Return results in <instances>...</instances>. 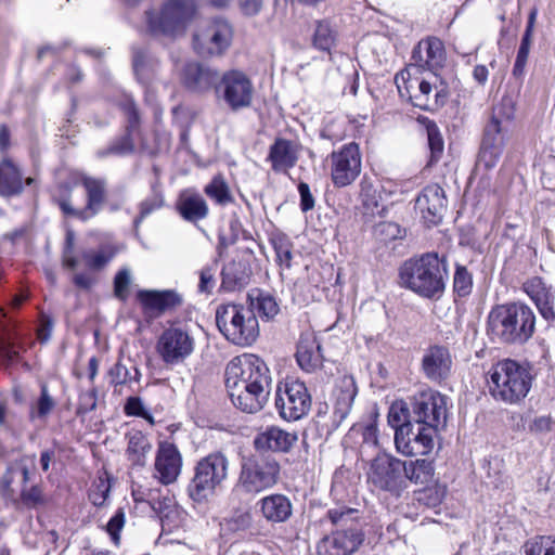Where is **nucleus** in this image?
<instances>
[{
    "label": "nucleus",
    "mask_w": 555,
    "mask_h": 555,
    "mask_svg": "<svg viewBox=\"0 0 555 555\" xmlns=\"http://www.w3.org/2000/svg\"><path fill=\"white\" fill-rule=\"evenodd\" d=\"M298 436L295 431H287L279 426H269L258 433L254 438V448L257 453L267 454L288 453L297 442Z\"/></svg>",
    "instance_id": "b1692460"
},
{
    "label": "nucleus",
    "mask_w": 555,
    "mask_h": 555,
    "mask_svg": "<svg viewBox=\"0 0 555 555\" xmlns=\"http://www.w3.org/2000/svg\"><path fill=\"white\" fill-rule=\"evenodd\" d=\"M331 179L335 188H346L352 184L361 173L362 162L359 145L354 142L343 145L332 152Z\"/></svg>",
    "instance_id": "f3484780"
},
{
    "label": "nucleus",
    "mask_w": 555,
    "mask_h": 555,
    "mask_svg": "<svg viewBox=\"0 0 555 555\" xmlns=\"http://www.w3.org/2000/svg\"><path fill=\"white\" fill-rule=\"evenodd\" d=\"M155 477L165 486L175 482L181 474L182 455L177 446L162 441L155 457Z\"/></svg>",
    "instance_id": "412c9836"
},
{
    "label": "nucleus",
    "mask_w": 555,
    "mask_h": 555,
    "mask_svg": "<svg viewBox=\"0 0 555 555\" xmlns=\"http://www.w3.org/2000/svg\"><path fill=\"white\" fill-rule=\"evenodd\" d=\"M412 420L416 425L430 427L436 431L447 420V397L428 390L413 397Z\"/></svg>",
    "instance_id": "a211bd4d"
},
{
    "label": "nucleus",
    "mask_w": 555,
    "mask_h": 555,
    "mask_svg": "<svg viewBox=\"0 0 555 555\" xmlns=\"http://www.w3.org/2000/svg\"><path fill=\"white\" fill-rule=\"evenodd\" d=\"M250 268L242 260L228 262L221 271V287L227 292L244 288L250 280Z\"/></svg>",
    "instance_id": "72a5a7b5"
},
{
    "label": "nucleus",
    "mask_w": 555,
    "mask_h": 555,
    "mask_svg": "<svg viewBox=\"0 0 555 555\" xmlns=\"http://www.w3.org/2000/svg\"><path fill=\"white\" fill-rule=\"evenodd\" d=\"M298 192L300 195V208L304 212H307L314 207V197L311 194L310 186L306 182L298 184Z\"/></svg>",
    "instance_id": "774afa93"
},
{
    "label": "nucleus",
    "mask_w": 555,
    "mask_h": 555,
    "mask_svg": "<svg viewBox=\"0 0 555 555\" xmlns=\"http://www.w3.org/2000/svg\"><path fill=\"white\" fill-rule=\"evenodd\" d=\"M179 215L189 222H197L209 214L205 198L195 190L186 189L180 192L176 202Z\"/></svg>",
    "instance_id": "7c9ffc66"
},
{
    "label": "nucleus",
    "mask_w": 555,
    "mask_h": 555,
    "mask_svg": "<svg viewBox=\"0 0 555 555\" xmlns=\"http://www.w3.org/2000/svg\"><path fill=\"white\" fill-rule=\"evenodd\" d=\"M263 518L272 524L287 521L293 514L291 500L281 493L263 496L257 502Z\"/></svg>",
    "instance_id": "2f4dec72"
},
{
    "label": "nucleus",
    "mask_w": 555,
    "mask_h": 555,
    "mask_svg": "<svg viewBox=\"0 0 555 555\" xmlns=\"http://www.w3.org/2000/svg\"><path fill=\"white\" fill-rule=\"evenodd\" d=\"M195 10V0H167L159 9L145 11L146 33L154 37L176 38L184 34Z\"/></svg>",
    "instance_id": "0eeeda50"
},
{
    "label": "nucleus",
    "mask_w": 555,
    "mask_h": 555,
    "mask_svg": "<svg viewBox=\"0 0 555 555\" xmlns=\"http://www.w3.org/2000/svg\"><path fill=\"white\" fill-rule=\"evenodd\" d=\"M133 151V144L128 135L122 137L119 141L112 144L107 150L99 152L100 156L109 154L125 155Z\"/></svg>",
    "instance_id": "e2e57ef3"
},
{
    "label": "nucleus",
    "mask_w": 555,
    "mask_h": 555,
    "mask_svg": "<svg viewBox=\"0 0 555 555\" xmlns=\"http://www.w3.org/2000/svg\"><path fill=\"white\" fill-rule=\"evenodd\" d=\"M376 236L384 242L402 237V230L395 222H383L375 228Z\"/></svg>",
    "instance_id": "052dcab7"
},
{
    "label": "nucleus",
    "mask_w": 555,
    "mask_h": 555,
    "mask_svg": "<svg viewBox=\"0 0 555 555\" xmlns=\"http://www.w3.org/2000/svg\"><path fill=\"white\" fill-rule=\"evenodd\" d=\"M122 109L127 114L128 118V131L131 132L139 125V114L135 104L132 99L127 98L122 103Z\"/></svg>",
    "instance_id": "338daca9"
},
{
    "label": "nucleus",
    "mask_w": 555,
    "mask_h": 555,
    "mask_svg": "<svg viewBox=\"0 0 555 555\" xmlns=\"http://www.w3.org/2000/svg\"><path fill=\"white\" fill-rule=\"evenodd\" d=\"M514 116V107L508 101L493 107L492 115L485 127L482 140L504 144L511 120Z\"/></svg>",
    "instance_id": "cd10ccee"
},
{
    "label": "nucleus",
    "mask_w": 555,
    "mask_h": 555,
    "mask_svg": "<svg viewBox=\"0 0 555 555\" xmlns=\"http://www.w3.org/2000/svg\"><path fill=\"white\" fill-rule=\"evenodd\" d=\"M412 60L415 65L422 69H428L436 74L446 62V51L442 41L436 37H429L421 40L414 48ZM435 80H437V75Z\"/></svg>",
    "instance_id": "393cba45"
},
{
    "label": "nucleus",
    "mask_w": 555,
    "mask_h": 555,
    "mask_svg": "<svg viewBox=\"0 0 555 555\" xmlns=\"http://www.w3.org/2000/svg\"><path fill=\"white\" fill-rule=\"evenodd\" d=\"M216 266H208L199 272L198 291L201 293L210 294L216 285L215 280Z\"/></svg>",
    "instance_id": "680f3d73"
},
{
    "label": "nucleus",
    "mask_w": 555,
    "mask_h": 555,
    "mask_svg": "<svg viewBox=\"0 0 555 555\" xmlns=\"http://www.w3.org/2000/svg\"><path fill=\"white\" fill-rule=\"evenodd\" d=\"M254 83L242 70L230 69L221 74L216 96L232 112L248 108L254 100Z\"/></svg>",
    "instance_id": "4468645a"
},
{
    "label": "nucleus",
    "mask_w": 555,
    "mask_h": 555,
    "mask_svg": "<svg viewBox=\"0 0 555 555\" xmlns=\"http://www.w3.org/2000/svg\"><path fill=\"white\" fill-rule=\"evenodd\" d=\"M138 300L145 313L158 317L168 310H173L182 305V297L176 291H140Z\"/></svg>",
    "instance_id": "bb28decb"
},
{
    "label": "nucleus",
    "mask_w": 555,
    "mask_h": 555,
    "mask_svg": "<svg viewBox=\"0 0 555 555\" xmlns=\"http://www.w3.org/2000/svg\"><path fill=\"white\" fill-rule=\"evenodd\" d=\"M251 305L255 306L261 318L266 320L273 319L280 310L275 298L266 293H260L256 298V302L251 301Z\"/></svg>",
    "instance_id": "8fccbe9b"
},
{
    "label": "nucleus",
    "mask_w": 555,
    "mask_h": 555,
    "mask_svg": "<svg viewBox=\"0 0 555 555\" xmlns=\"http://www.w3.org/2000/svg\"><path fill=\"white\" fill-rule=\"evenodd\" d=\"M230 462L220 452H211L197 461L186 491L190 499L198 504L206 503L229 477Z\"/></svg>",
    "instance_id": "6e6552de"
},
{
    "label": "nucleus",
    "mask_w": 555,
    "mask_h": 555,
    "mask_svg": "<svg viewBox=\"0 0 555 555\" xmlns=\"http://www.w3.org/2000/svg\"><path fill=\"white\" fill-rule=\"evenodd\" d=\"M488 327L504 343L524 344L534 333L535 315L529 306L521 302L501 305L489 313Z\"/></svg>",
    "instance_id": "39448f33"
},
{
    "label": "nucleus",
    "mask_w": 555,
    "mask_h": 555,
    "mask_svg": "<svg viewBox=\"0 0 555 555\" xmlns=\"http://www.w3.org/2000/svg\"><path fill=\"white\" fill-rule=\"evenodd\" d=\"M404 461L383 453L375 456L367 472V482L378 490L399 496L405 490Z\"/></svg>",
    "instance_id": "f8f14e48"
},
{
    "label": "nucleus",
    "mask_w": 555,
    "mask_h": 555,
    "mask_svg": "<svg viewBox=\"0 0 555 555\" xmlns=\"http://www.w3.org/2000/svg\"><path fill=\"white\" fill-rule=\"evenodd\" d=\"M128 446L126 454L132 466L144 467L152 450L149 437L140 430H131L126 435Z\"/></svg>",
    "instance_id": "f704fd0d"
},
{
    "label": "nucleus",
    "mask_w": 555,
    "mask_h": 555,
    "mask_svg": "<svg viewBox=\"0 0 555 555\" xmlns=\"http://www.w3.org/2000/svg\"><path fill=\"white\" fill-rule=\"evenodd\" d=\"M132 63L137 78L144 85L149 83L154 76V66L146 51L141 48H134Z\"/></svg>",
    "instance_id": "58836bf2"
},
{
    "label": "nucleus",
    "mask_w": 555,
    "mask_h": 555,
    "mask_svg": "<svg viewBox=\"0 0 555 555\" xmlns=\"http://www.w3.org/2000/svg\"><path fill=\"white\" fill-rule=\"evenodd\" d=\"M326 515L336 526V530L318 543V555H351L356 553L365 540V534L359 522V511L344 506L331 508Z\"/></svg>",
    "instance_id": "7ed1b4c3"
},
{
    "label": "nucleus",
    "mask_w": 555,
    "mask_h": 555,
    "mask_svg": "<svg viewBox=\"0 0 555 555\" xmlns=\"http://www.w3.org/2000/svg\"><path fill=\"white\" fill-rule=\"evenodd\" d=\"M415 207L428 225H437L447 209L444 190L439 184L425 186L415 201Z\"/></svg>",
    "instance_id": "5701e85b"
},
{
    "label": "nucleus",
    "mask_w": 555,
    "mask_h": 555,
    "mask_svg": "<svg viewBox=\"0 0 555 555\" xmlns=\"http://www.w3.org/2000/svg\"><path fill=\"white\" fill-rule=\"evenodd\" d=\"M280 462L270 454L243 455L233 491L256 495L273 488L280 480Z\"/></svg>",
    "instance_id": "423d86ee"
},
{
    "label": "nucleus",
    "mask_w": 555,
    "mask_h": 555,
    "mask_svg": "<svg viewBox=\"0 0 555 555\" xmlns=\"http://www.w3.org/2000/svg\"><path fill=\"white\" fill-rule=\"evenodd\" d=\"M221 74L205 64L198 62L188 63L182 72V83L191 92L206 93L211 89L217 92Z\"/></svg>",
    "instance_id": "4be33fe9"
},
{
    "label": "nucleus",
    "mask_w": 555,
    "mask_h": 555,
    "mask_svg": "<svg viewBox=\"0 0 555 555\" xmlns=\"http://www.w3.org/2000/svg\"><path fill=\"white\" fill-rule=\"evenodd\" d=\"M54 406H55L54 399L49 393L47 385L42 384L40 397L37 401L35 409L31 411L30 416L33 418H35V417L44 418L52 412Z\"/></svg>",
    "instance_id": "864d4df0"
},
{
    "label": "nucleus",
    "mask_w": 555,
    "mask_h": 555,
    "mask_svg": "<svg viewBox=\"0 0 555 555\" xmlns=\"http://www.w3.org/2000/svg\"><path fill=\"white\" fill-rule=\"evenodd\" d=\"M275 406L285 421H298L308 414L311 408V396L305 383L287 379L278 385Z\"/></svg>",
    "instance_id": "2eb2a0df"
},
{
    "label": "nucleus",
    "mask_w": 555,
    "mask_h": 555,
    "mask_svg": "<svg viewBox=\"0 0 555 555\" xmlns=\"http://www.w3.org/2000/svg\"><path fill=\"white\" fill-rule=\"evenodd\" d=\"M452 359L448 348L434 345L427 348L422 358V372L431 382L444 380L451 371Z\"/></svg>",
    "instance_id": "a878e982"
},
{
    "label": "nucleus",
    "mask_w": 555,
    "mask_h": 555,
    "mask_svg": "<svg viewBox=\"0 0 555 555\" xmlns=\"http://www.w3.org/2000/svg\"><path fill=\"white\" fill-rule=\"evenodd\" d=\"M555 430V420L550 415L535 416L528 424V431L537 437H544Z\"/></svg>",
    "instance_id": "6e6d98bb"
},
{
    "label": "nucleus",
    "mask_w": 555,
    "mask_h": 555,
    "mask_svg": "<svg viewBox=\"0 0 555 555\" xmlns=\"http://www.w3.org/2000/svg\"><path fill=\"white\" fill-rule=\"evenodd\" d=\"M388 424L396 429V433L405 425L412 424V412L403 401L393 402L388 412Z\"/></svg>",
    "instance_id": "37998d69"
},
{
    "label": "nucleus",
    "mask_w": 555,
    "mask_h": 555,
    "mask_svg": "<svg viewBox=\"0 0 555 555\" xmlns=\"http://www.w3.org/2000/svg\"><path fill=\"white\" fill-rule=\"evenodd\" d=\"M216 324L222 335L237 346H250L259 336V324L254 309L243 305L218 306Z\"/></svg>",
    "instance_id": "1a4fd4ad"
},
{
    "label": "nucleus",
    "mask_w": 555,
    "mask_h": 555,
    "mask_svg": "<svg viewBox=\"0 0 555 555\" xmlns=\"http://www.w3.org/2000/svg\"><path fill=\"white\" fill-rule=\"evenodd\" d=\"M115 256V251L111 248H102L95 250H85L81 254L86 266L91 270L103 269Z\"/></svg>",
    "instance_id": "de8ad7c7"
},
{
    "label": "nucleus",
    "mask_w": 555,
    "mask_h": 555,
    "mask_svg": "<svg viewBox=\"0 0 555 555\" xmlns=\"http://www.w3.org/2000/svg\"><path fill=\"white\" fill-rule=\"evenodd\" d=\"M426 132H427L428 147L430 151V158L428 162V166H431V165L436 164L442 156L444 143H443L442 135L435 122H433V121L427 122Z\"/></svg>",
    "instance_id": "79ce46f5"
},
{
    "label": "nucleus",
    "mask_w": 555,
    "mask_h": 555,
    "mask_svg": "<svg viewBox=\"0 0 555 555\" xmlns=\"http://www.w3.org/2000/svg\"><path fill=\"white\" fill-rule=\"evenodd\" d=\"M164 204L162 195L154 194L153 196L143 201L140 205V217L135 222L141 221L143 218L159 209Z\"/></svg>",
    "instance_id": "0e129e2a"
},
{
    "label": "nucleus",
    "mask_w": 555,
    "mask_h": 555,
    "mask_svg": "<svg viewBox=\"0 0 555 555\" xmlns=\"http://www.w3.org/2000/svg\"><path fill=\"white\" fill-rule=\"evenodd\" d=\"M448 280V259L437 253L412 257L399 268L400 285L426 299L440 298Z\"/></svg>",
    "instance_id": "f03ea898"
},
{
    "label": "nucleus",
    "mask_w": 555,
    "mask_h": 555,
    "mask_svg": "<svg viewBox=\"0 0 555 555\" xmlns=\"http://www.w3.org/2000/svg\"><path fill=\"white\" fill-rule=\"evenodd\" d=\"M296 359L298 365L311 373L321 367L323 362L322 346L312 335L300 336L297 345Z\"/></svg>",
    "instance_id": "473e14b6"
},
{
    "label": "nucleus",
    "mask_w": 555,
    "mask_h": 555,
    "mask_svg": "<svg viewBox=\"0 0 555 555\" xmlns=\"http://www.w3.org/2000/svg\"><path fill=\"white\" fill-rule=\"evenodd\" d=\"M532 380V369L528 363L505 359L490 370V393L498 401L516 404L527 397Z\"/></svg>",
    "instance_id": "20e7f679"
},
{
    "label": "nucleus",
    "mask_w": 555,
    "mask_h": 555,
    "mask_svg": "<svg viewBox=\"0 0 555 555\" xmlns=\"http://www.w3.org/2000/svg\"><path fill=\"white\" fill-rule=\"evenodd\" d=\"M125 526V512L122 508H118L114 516L109 519L106 525V531L111 535L112 541L115 545L119 544L120 535L119 532Z\"/></svg>",
    "instance_id": "13d9d810"
},
{
    "label": "nucleus",
    "mask_w": 555,
    "mask_h": 555,
    "mask_svg": "<svg viewBox=\"0 0 555 555\" xmlns=\"http://www.w3.org/2000/svg\"><path fill=\"white\" fill-rule=\"evenodd\" d=\"M299 157L298 144L292 140L278 138L270 146L267 160L271 163V168L275 172L286 173L295 167Z\"/></svg>",
    "instance_id": "c756f323"
},
{
    "label": "nucleus",
    "mask_w": 555,
    "mask_h": 555,
    "mask_svg": "<svg viewBox=\"0 0 555 555\" xmlns=\"http://www.w3.org/2000/svg\"><path fill=\"white\" fill-rule=\"evenodd\" d=\"M23 191L22 175L17 167L10 160L0 163V195L14 196Z\"/></svg>",
    "instance_id": "e433bc0d"
},
{
    "label": "nucleus",
    "mask_w": 555,
    "mask_h": 555,
    "mask_svg": "<svg viewBox=\"0 0 555 555\" xmlns=\"http://www.w3.org/2000/svg\"><path fill=\"white\" fill-rule=\"evenodd\" d=\"M253 515L248 511L237 512L230 518L224 519L221 524L222 530L225 532L246 531L251 527Z\"/></svg>",
    "instance_id": "09e8293b"
},
{
    "label": "nucleus",
    "mask_w": 555,
    "mask_h": 555,
    "mask_svg": "<svg viewBox=\"0 0 555 555\" xmlns=\"http://www.w3.org/2000/svg\"><path fill=\"white\" fill-rule=\"evenodd\" d=\"M132 283V276L129 269L119 270L114 278V295L121 301L129 297V288Z\"/></svg>",
    "instance_id": "5fc2aeb1"
},
{
    "label": "nucleus",
    "mask_w": 555,
    "mask_h": 555,
    "mask_svg": "<svg viewBox=\"0 0 555 555\" xmlns=\"http://www.w3.org/2000/svg\"><path fill=\"white\" fill-rule=\"evenodd\" d=\"M395 82L399 94L406 96L414 106L424 111H433L442 106L446 102L447 92L435 82L426 79L411 78L406 72L396 75Z\"/></svg>",
    "instance_id": "9b49d317"
},
{
    "label": "nucleus",
    "mask_w": 555,
    "mask_h": 555,
    "mask_svg": "<svg viewBox=\"0 0 555 555\" xmlns=\"http://www.w3.org/2000/svg\"><path fill=\"white\" fill-rule=\"evenodd\" d=\"M132 370L133 374L121 361L116 362L107 373L109 383L114 386H121L132 380L138 382L141 375L140 371L135 366Z\"/></svg>",
    "instance_id": "c03bdc74"
},
{
    "label": "nucleus",
    "mask_w": 555,
    "mask_h": 555,
    "mask_svg": "<svg viewBox=\"0 0 555 555\" xmlns=\"http://www.w3.org/2000/svg\"><path fill=\"white\" fill-rule=\"evenodd\" d=\"M109 483L102 478L91 488L89 499L95 506H103L109 493Z\"/></svg>",
    "instance_id": "bf43d9fd"
},
{
    "label": "nucleus",
    "mask_w": 555,
    "mask_h": 555,
    "mask_svg": "<svg viewBox=\"0 0 555 555\" xmlns=\"http://www.w3.org/2000/svg\"><path fill=\"white\" fill-rule=\"evenodd\" d=\"M360 198L366 214L374 215L379 207V195L367 178L360 182Z\"/></svg>",
    "instance_id": "a18cd8bd"
},
{
    "label": "nucleus",
    "mask_w": 555,
    "mask_h": 555,
    "mask_svg": "<svg viewBox=\"0 0 555 555\" xmlns=\"http://www.w3.org/2000/svg\"><path fill=\"white\" fill-rule=\"evenodd\" d=\"M271 377L266 363L245 353L233 358L225 369V386L232 403L247 413L259 412L268 401Z\"/></svg>",
    "instance_id": "f257e3e1"
},
{
    "label": "nucleus",
    "mask_w": 555,
    "mask_h": 555,
    "mask_svg": "<svg viewBox=\"0 0 555 555\" xmlns=\"http://www.w3.org/2000/svg\"><path fill=\"white\" fill-rule=\"evenodd\" d=\"M404 466L405 489L408 488V481L424 487L434 482L435 468L433 462L418 459L415 461H404Z\"/></svg>",
    "instance_id": "c9c22d12"
},
{
    "label": "nucleus",
    "mask_w": 555,
    "mask_h": 555,
    "mask_svg": "<svg viewBox=\"0 0 555 555\" xmlns=\"http://www.w3.org/2000/svg\"><path fill=\"white\" fill-rule=\"evenodd\" d=\"M526 555H555V537L541 535L525 544Z\"/></svg>",
    "instance_id": "49530a36"
},
{
    "label": "nucleus",
    "mask_w": 555,
    "mask_h": 555,
    "mask_svg": "<svg viewBox=\"0 0 555 555\" xmlns=\"http://www.w3.org/2000/svg\"><path fill=\"white\" fill-rule=\"evenodd\" d=\"M504 146V144L487 142L482 140L478 154V166H482L485 169H491L495 167L501 158Z\"/></svg>",
    "instance_id": "ea45409f"
},
{
    "label": "nucleus",
    "mask_w": 555,
    "mask_h": 555,
    "mask_svg": "<svg viewBox=\"0 0 555 555\" xmlns=\"http://www.w3.org/2000/svg\"><path fill=\"white\" fill-rule=\"evenodd\" d=\"M357 395L358 386L352 375L346 374L335 380L331 396L332 422L335 428L350 414Z\"/></svg>",
    "instance_id": "aec40b11"
},
{
    "label": "nucleus",
    "mask_w": 555,
    "mask_h": 555,
    "mask_svg": "<svg viewBox=\"0 0 555 555\" xmlns=\"http://www.w3.org/2000/svg\"><path fill=\"white\" fill-rule=\"evenodd\" d=\"M524 292L535 304L540 314L551 324L555 323L554 295L551 287L546 286L539 276L527 280L522 285Z\"/></svg>",
    "instance_id": "c85d7f7f"
},
{
    "label": "nucleus",
    "mask_w": 555,
    "mask_h": 555,
    "mask_svg": "<svg viewBox=\"0 0 555 555\" xmlns=\"http://www.w3.org/2000/svg\"><path fill=\"white\" fill-rule=\"evenodd\" d=\"M16 478L20 479L23 485H26L29 480V468L24 460L10 466L5 476L7 486L9 487Z\"/></svg>",
    "instance_id": "4d7b16f0"
},
{
    "label": "nucleus",
    "mask_w": 555,
    "mask_h": 555,
    "mask_svg": "<svg viewBox=\"0 0 555 555\" xmlns=\"http://www.w3.org/2000/svg\"><path fill=\"white\" fill-rule=\"evenodd\" d=\"M336 42V31L332 28L327 21H320L317 24L313 44L322 51H331Z\"/></svg>",
    "instance_id": "a19ab883"
},
{
    "label": "nucleus",
    "mask_w": 555,
    "mask_h": 555,
    "mask_svg": "<svg viewBox=\"0 0 555 555\" xmlns=\"http://www.w3.org/2000/svg\"><path fill=\"white\" fill-rule=\"evenodd\" d=\"M195 347V340L183 326H170L159 336L156 350L167 365H177L189 358Z\"/></svg>",
    "instance_id": "dca6fc26"
},
{
    "label": "nucleus",
    "mask_w": 555,
    "mask_h": 555,
    "mask_svg": "<svg viewBox=\"0 0 555 555\" xmlns=\"http://www.w3.org/2000/svg\"><path fill=\"white\" fill-rule=\"evenodd\" d=\"M205 194L218 205L227 206L234 202L229 184L221 175L215 176L204 189Z\"/></svg>",
    "instance_id": "4c0bfd02"
},
{
    "label": "nucleus",
    "mask_w": 555,
    "mask_h": 555,
    "mask_svg": "<svg viewBox=\"0 0 555 555\" xmlns=\"http://www.w3.org/2000/svg\"><path fill=\"white\" fill-rule=\"evenodd\" d=\"M18 350L14 345L4 339L0 340V362L4 365H10L18 359Z\"/></svg>",
    "instance_id": "69168bd1"
},
{
    "label": "nucleus",
    "mask_w": 555,
    "mask_h": 555,
    "mask_svg": "<svg viewBox=\"0 0 555 555\" xmlns=\"http://www.w3.org/2000/svg\"><path fill=\"white\" fill-rule=\"evenodd\" d=\"M276 261L279 264L285 268H291V261L293 258L292 244L285 236H276L271 240Z\"/></svg>",
    "instance_id": "603ef678"
},
{
    "label": "nucleus",
    "mask_w": 555,
    "mask_h": 555,
    "mask_svg": "<svg viewBox=\"0 0 555 555\" xmlns=\"http://www.w3.org/2000/svg\"><path fill=\"white\" fill-rule=\"evenodd\" d=\"M233 35L230 22L216 17L198 27L193 36V48L202 57H219L231 47Z\"/></svg>",
    "instance_id": "9d476101"
},
{
    "label": "nucleus",
    "mask_w": 555,
    "mask_h": 555,
    "mask_svg": "<svg viewBox=\"0 0 555 555\" xmlns=\"http://www.w3.org/2000/svg\"><path fill=\"white\" fill-rule=\"evenodd\" d=\"M80 184L86 192L83 208H75L68 198H60L57 204L65 216L86 222L103 209L108 196L107 182L103 178L83 175L80 178Z\"/></svg>",
    "instance_id": "ddd939ff"
},
{
    "label": "nucleus",
    "mask_w": 555,
    "mask_h": 555,
    "mask_svg": "<svg viewBox=\"0 0 555 555\" xmlns=\"http://www.w3.org/2000/svg\"><path fill=\"white\" fill-rule=\"evenodd\" d=\"M434 431L430 427L405 425L395 433V444L404 456L426 455L434 448Z\"/></svg>",
    "instance_id": "6ab92c4d"
},
{
    "label": "nucleus",
    "mask_w": 555,
    "mask_h": 555,
    "mask_svg": "<svg viewBox=\"0 0 555 555\" xmlns=\"http://www.w3.org/2000/svg\"><path fill=\"white\" fill-rule=\"evenodd\" d=\"M473 288V276L464 266H456L453 289L460 297H466L470 294Z\"/></svg>",
    "instance_id": "3c124183"
}]
</instances>
